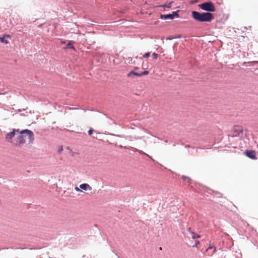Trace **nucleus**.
<instances>
[{
    "label": "nucleus",
    "instance_id": "nucleus-1",
    "mask_svg": "<svg viewBox=\"0 0 258 258\" xmlns=\"http://www.w3.org/2000/svg\"><path fill=\"white\" fill-rule=\"evenodd\" d=\"M19 134L16 142H13V145L16 147H19L25 143L27 140H29V143L34 141V134L33 132L29 130H24L18 132Z\"/></svg>",
    "mask_w": 258,
    "mask_h": 258
},
{
    "label": "nucleus",
    "instance_id": "nucleus-2",
    "mask_svg": "<svg viewBox=\"0 0 258 258\" xmlns=\"http://www.w3.org/2000/svg\"><path fill=\"white\" fill-rule=\"evenodd\" d=\"M192 18L196 21L199 22H210L213 19V15L212 13H200L197 11L192 12Z\"/></svg>",
    "mask_w": 258,
    "mask_h": 258
},
{
    "label": "nucleus",
    "instance_id": "nucleus-3",
    "mask_svg": "<svg viewBox=\"0 0 258 258\" xmlns=\"http://www.w3.org/2000/svg\"><path fill=\"white\" fill-rule=\"evenodd\" d=\"M199 7L200 9L202 10L209 12H214L215 11V8L211 2H207L204 3H202L201 4H200L199 5Z\"/></svg>",
    "mask_w": 258,
    "mask_h": 258
},
{
    "label": "nucleus",
    "instance_id": "nucleus-4",
    "mask_svg": "<svg viewBox=\"0 0 258 258\" xmlns=\"http://www.w3.org/2000/svg\"><path fill=\"white\" fill-rule=\"evenodd\" d=\"M16 132H19V130L13 129V131L8 133L6 135V139L8 142H12V139L14 137Z\"/></svg>",
    "mask_w": 258,
    "mask_h": 258
},
{
    "label": "nucleus",
    "instance_id": "nucleus-5",
    "mask_svg": "<svg viewBox=\"0 0 258 258\" xmlns=\"http://www.w3.org/2000/svg\"><path fill=\"white\" fill-rule=\"evenodd\" d=\"M245 154L246 156L249 157V158L251 159H256V157L255 156V152L254 151L252 150H248L246 151L245 152Z\"/></svg>",
    "mask_w": 258,
    "mask_h": 258
},
{
    "label": "nucleus",
    "instance_id": "nucleus-6",
    "mask_svg": "<svg viewBox=\"0 0 258 258\" xmlns=\"http://www.w3.org/2000/svg\"><path fill=\"white\" fill-rule=\"evenodd\" d=\"M233 131L235 132V134L233 135L235 136H240V134L242 133V130L240 126H235Z\"/></svg>",
    "mask_w": 258,
    "mask_h": 258
},
{
    "label": "nucleus",
    "instance_id": "nucleus-7",
    "mask_svg": "<svg viewBox=\"0 0 258 258\" xmlns=\"http://www.w3.org/2000/svg\"><path fill=\"white\" fill-rule=\"evenodd\" d=\"M160 18L162 20H173V15H171V14L167 15H161Z\"/></svg>",
    "mask_w": 258,
    "mask_h": 258
},
{
    "label": "nucleus",
    "instance_id": "nucleus-8",
    "mask_svg": "<svg viewBox=\"0 0 258 258\" xmlns=\"http://www.w3.org/2000/svg\"><path fill=\"white\" fill-rule=\"evenodd\" d=\"M80 188L81 189L85 190H87L88 189H91V186L87 183L81 184L80 185Z\"/></svg>",
    "mask_w": 258,
    "mask_h": 258
},
{
    "label": "nucleus",
    "instance_id": "nucleus-9",
    "mask_svg": "<svg viewBox=\"0 0 258 258\" xmlns=\"http://www.w3.org/2000/svg\"><path fill=\"white\" fill-rule=\"evenodd\" d=\"M188 236L189 238H191L193 239H195L196 238H199L201 237L200 235L197 234V233H196L194 232H191L190 234Z\"/></svg>",
    "mask_w": 258,
    "mask_h": 258
},
{
    "label": "nucleus",
    "instance_id": "nucleus-10",
    "mask_svg": "<svg viewBox=\"0 0 258 258\" xmlns=\"http://www.w3.org/2000/svg\"><path fill=\"white\" fill-rule=\"evenodd\" d=\"M212 248H214V250L213 252H210L209 253V255H212L216 251V248L214 246H212L211 245H210V246H209V247L208 248H207L206 249V251H209L211 249H212Z\"/></svg>",
    "mask_w": 258,
    "mask_h": 258
},
{
    "label": "nucleus",
    "instance_id": "nucleus-11",
    "mask_svg": "<svg viewBox=\"0 0 258 258\" xmlns=\"http://www.w3.org/2000/svg\"><path fill=\"white\" fill-rule=\"evenodd\" d=\"M136 151L142 155H145L147 156V157H149L152 160L154 161V160L150 156H149L148 154H146V153L144 152L143 151L138 150L137 149H136Z\"/></svg>",
    "mask_w": 258,
    "mask_h": 258
},
{
    "label": "nucleus",
    "instance_id": "nucleus-12",
    "mask_svg": "<svg viewBox=\"0 0 258 258\" xmlns=\"http://www.w3.org/2000/svg\"><path fill=\"white\" fill-rule=\"evenodd\" d=\"M133 76L139 77V73L131 71L127 74V76L129 77H133Z\"/></svg>",
    "mask_w": 258,
    "mask_h": 258
},
{
    "label": "nucleus",
    "instance_id": "nucleus-13",
    "mask_svg": "<svg viewBox=\"0 0 258 258\" xmlns=\"http://www.w3.org/2000/svg\"><path fill=\"white\" fill-rule=\"evenodd\" d=\"M173 3V2H170L169 3H167L165 4V5L161 6V7L164 8H170L171 7V5Z\"/></svg>",
    "mask_w": 258,
    "mask_h": 258
},
{
    "label": "nucleus",
    "instance_id": "nucleus-14",
    "mask_svg": "<svg viewBox=\"0 0 258 258\" xmlns=\"http://www.w3.org/2000/svg\"><path fill=\"white\" fill-rule=\"evenodd\" d=\"M66 49H75V47L74 46H73V44L72 43V42H69L67 46H66V47L64 48Z\"/></svg>",
    "mask_w": 258,
    "mask_h": 258
},
{
    "label": "nucleus",
    "instance_id": "nucleus-15",
    "mask_svg": "<svg viewBox=\"0 0 258 258\" xmlns=\"http://www.w3.org/2000/svg\"><path fill=\"white\" fill-rule=\"evenodd\" d=\"M0 41L2 42L5 43L6 44H8V41L5 39V36H3V37L0 36Z\"/></svg>",
    "mask_w": 258,
    "mask_h": 258
},
{
    "label": "nucleus",
    "instance_id": "nucleus-16",
    "mask_svg": "<svg viewBox=\"0 0 258 258\" xmlns=\"http://www.w3.org/2000/svg\"><path fill=\"white\" fill-rule=\"evenodd\" d=\"M149 73V72L148 71H145L142 72L141 73H139V77H141L143 75H148Z\"/></svg>",
    "mask_w": 258,
    "mask_h": 258
},
{
    "label": "nucleus",
    "instance_id": "nucleus-17",
    "mask_svg": "<svg viewBox=\"0 0 258 258\" xmlns=\"http://www.w3.org/2000/svg\"><path fill=\"white\" fill-rule=\"evenodd\" d=\"M171 15H173V19L174 18L175 16H176L177 17H178L179 16L178 14V11L173 12L172 14H171Z\"/></svg>",
    "mask_w": 258,
    "mask_h": 258
},
{
    "label": "nucleus",
    "instance_id": "nucleus-18",
    "mask_svg": "<svg viewBox=\"0 0 258 258\" xmlns=\"http://www.w3.org/2000/svg\"><path fill=\"white\" fill-rule=\"evenodd\" d=\"M152 57L154 59H156L158 57V54L154 52L152 54Z\"/></svg>",
    "mask_w": 258,
    "mask_h": 258
},
{
    "label": "nucleus",
    "instance_id": "nucleus-19",
    "mask_svg": "<svg viewBox=\"0 0 258 258\" xmlns=\"http://www.w3.org/2000/svg\"><path fill=\"white\" fill-rule=\"evenodd\" d=\"M150 55V53L149 52H148L147 53H146L143 56V57L144 58H147V57H149Z\"/></svg>",
    "mask_w": 258,
    "mask_h": 258
},
{
    "label": "nucleus",
    "instance_id": "nucleus-20",
    "mask_svg": "<svg viewBox=\"0 0 258 258\" xmlns=\"http://www.w3.org/2000/svg\"><path fill=\"white\" fill-rule=\"evenodd\" d=\"M94 132V130L93 129H90L88 131V133L89 135H92L93 132Z\"/></svg>",
    "mask_w": 258,
    "mask_h": 258
},
{
    "label": "nucleus",
    "instance_id": "nucleus-21",
    "mask_svg": "<svg viewBox=\"0 0 258 258\" xmlns=\"http://www.w3.org/2000/svg\"><path fill=\"white\" fill-rule=\"evenodd\" d=\"M63 150V149H62V147L61 146L58 150V153H61L62 152V151Z\"/></svg>",
    "mask_w": 258,
    "mask_h": 258
},
{
    "label": "nucleus",
    "instance_id": "nucleus-22",
    "mask_svg": "<svg viewBox=\"0 0 258 258\" xmlns=\"http://www.w3.org/2000/svg\"><path fill=\"white\" fill-rule=\"evenodd\" d=\"M187 231L189 233V234H190L191 231V228L190 227H188L186 229Z\"/></svg>",
    "mask_w": 258,
    "mask_h": 258
},
{
    "label": "nucleus",
    "instance_id": "nucleus-23",
    "mask_svg": "<svg viewBox=\"0 0 258 258\" xmlns=\"http://www.w3.org/2000/svg\"><path fill=\"white\" fill-rule=\"evenodd\" d=\"M75 190H76V191H81V189H80L81 188H79V187H76L75 188Z\"/></svg>",
    "mask_w": 258,
    "mask_h": 258
},
{
    "label": "nucleus",
    "instance_id": "nucleus-24",
    "mask_svg": "<svg viewBox=\"0 0 258 258\" xmlns=\"http://www.w3.org/2000/svg\"><path fill=\"white\" fill-rule=\"evenodd\" d=\"M199 243H200V242H199V241H196V244H195V245H193V247H197V244H199Z\"/></svg>",
    "mask_w": 258,
    "mask_h": 258
},
{
    "label": "nucleus",
    "instance_id": "nucleus-25",
    "mask_svg": "<svg viewBox=\"0 0 258 258\" xmlns=\"http://www.w3.org/2000/svg\"><path fill=\"white\" fill-rule=\"evenodd\" d=\"M188 178V177H186V176H182V178H183V179H184L185 178Z\"/></svg>",
    "mask_w": 258,
    "mask_h": 258
},
{
    "label": "nucleus",
    "instance_id": "nucleus-26",
    "mask_svg": "<svg viewBox=\"0 0 258 258\" xmlns=\"http://www.w3.org/2000/svg\"><path fill=\"white\" fill-rule=\"evenodd\" d=\"M136 58H140V59H142V57H139L138 56H136Z\"/></svg>",
    "mask_w": 258,
    "mask_h": 258
},
{
    "label": "nucleus",
    "instance_id": "nucleus-27",
    "mask_svg": "<svg viewBox=\"0 0 258 258\" xmlns=\"http://www.w3.org/2000/svg\"><path fill=\"white\" fill-rule=\"evenodd\" d=\"M135 70H137L138 69V68L137 67H135V69H134Z\"/></svg>",
    "mask_w": 258,
    "mask_h": 258
},
{
    "label": "nucleus",
    "instance_id": "nucleus-28",
    "mask_svg": "<svg viewBox=\"0 0 258 258\" xmlns=\"http://www.w3.org/2000/svg\"><path fill=\"white\" fill-rule=\"evenodd\" d=\"M131 59V60H132V58L131 57H128V59Z\"/></svg>",
    "mask_w": 258,
    "mask_h": 258
},
{
    "label": "nucleus",
    "instance_id": "nucleus-29",
    "mask_svg": "<svg viewBox=\"0 0 258 258\" xmlns=\"http://www.w3.org/2000/svg\"><path fill=\"white\" fill-rule=\"evenodd\" d=\"M172 39V38H168V39H169V40H171Z\"/></svg>",
    "mask_w": 258,
    "mask_h": 258
},
{
    "label": "nucleus",
    "instance_id": "nucleus-30",
    "mask_svg": "<svg viewBox=\"0 0 258 258\" xmlns=\"http://www.w3.org/2000/svg\"><path fill=\"white\" fill-rule=\"evenodd\" d=\"M70 109H74L75 108H70Z\"/></svg>",
    "mask_w": 258,
    "mask_h": 258
}]
</instances>
